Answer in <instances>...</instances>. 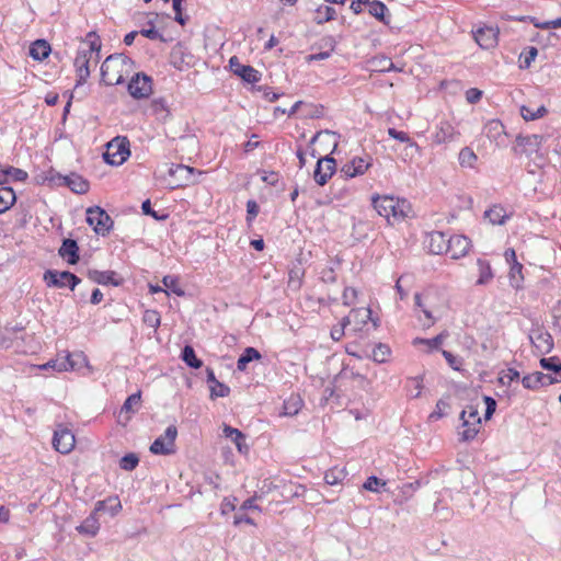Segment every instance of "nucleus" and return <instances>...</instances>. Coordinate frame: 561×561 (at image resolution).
Returning a JSON list of instances; mask_svg holds the SVG:
<instances>
[{
	"label": "nucleus",
	"instance_id": "nucleus-1",
	"mask_svg": "<svg viewBox=\"0 0 561 561\" xmlns=\"http://www.w3.org/2000/svg\"><path fill=\"white\" fill-rule=\"evenodd\" d=\"M106 503H114V505H112L108 508V513L111 514V516H115L122 510V504L117 496H108L105 500L98 501L90 515L80 525L76 527V530L80 535L88 536L91 538L98 535L101 527L99 522V513L104 512Z\"/></svg>",
	"mask_w": 561,
	"mask_h": 561
},
{
	"label": "nucleus",
	"instance_id": "nucleus-2",
	"mask_svg": "<svg viewBox=\"0 0 561 561\" xmlns=\"http://www.w3.org/2000/svg\"><path fill=\"white\" fill-rule=\"evenodd\" d=\"M133 64L131 58L124 54H112L101 65V83L105 85H118L124 83L122 73L124 67Z\"/></svg>",
	"mask_w": 561,
	"mask_h": 561
},
{
	"label": "nucleus",
	"instance_id": "nucleus-3",
	"mask_svg": "<svg viewBox=\"0 0 561 561\" xmlns=\"http://www.w3.org/2000/svg\"><path fill=\"white\" fill-rule=\"evenodd\" d=\"M130 144L127 137L116 136L106 146L104 161L110 165H122L130 156Z\"/></svg>",
	"mask_w": 561,
	"mask_h": 561
},
{
	"label": "nucleus",
	"instance_id": "nucleus-4",
	"mask_svg": "<svg viewBox=\"0 0 561 561\" xmlns=\"http://www.w3.org/2000/svg\"><path fill=\"white\" fill-rule=\"evenodd\" d=\"M85 221L96 234L102 237L107 236L114 226L111 216L100 206H91L87 209Z\"/></svg>",
	"mask_w": 561,
	"mask_h": 561
},
{
	"label": "nucleus",
	"instance_id": "nucleus-5",
	"mask_svg": "<svg viewBox=\"0 0 561 561\" xmlns=\"http://www.w3.org/2000/svg\"><path fill=\"white\" fill-rule=\"evenodd\" d=\"M43 279L48 287H68L70 290H75L81 283V278L70 271L47 270L44 273Z\"/></svg>",
	"mask_w": 561,
	"mask_h": 561
},
{
	"label": "nucleus",
	"instance_id": "nucleus-6",
	"mask_svg": "<svg viewBox=\"0 0 561 561\" xmlns=\"http://www.w3.org/2000/svg\"><path fill=\"white\" fill-rule=\"evenodd\" d=\"M48 181L57 186H66L76 194H85L90 188L89 181L76 172H71L68 175L60 173L51 174Z\"/></svg>",
	"mask_w": 561,
	"mask_h": 561
},
{
	"label": "nucleus",
	"instance_id": "nucleus-7",
	"mask_svg": "<svg viewBox=\"0 0 561 561\" xmlns=\"http://www.w3.org/2000/svg\"><path fill=\"white\" fill-rule=\"evenodd\" d=\"M178 428L175 425H169L164 433L157 437L150 445L149 450L153 455H171L175 453V439Z\"/></svg>",
	"mask_w": 561,
	"mask_h": 561
},
{
	"label": "nucleus",
	"instance_id": "nucleus-8",
	"mask_svg": "<svg viewBox=\"0 0 561 561\" xmlns=\"http://www.w3.org/2000/svg\"><path fill=\"white\" fill-rule=\"evenodd\" d=\"M333 153L334 152L331 151L329 154L320 157L317 161L313 171V180L320 186L325 185L336 172V160L332 157Z\"/></svg>",
	"mask_w": 561,
	"mask_h": 561
},
{
	"label": "nucleus",
	"instance_id": "nucleus-9",
	"mask_svg": "<svg viewBox=\"0 0 561 561\" xmlns=\"http://www.w3.org/2000/svg\"><path fill=\"white\" fill-rule=\"evenodd\" d=\"M127 88L134 99L148 98L152 91V79L145 72H138L133 76Z\"/></svg>",
	"mask_w": 561,
	"mask_h": 561
},
{
	"label": "nucleus",
	"instance_id": "nucleus-10",
	"mask_svg": "<svg viewBox=\"0 0 561 561\" xmlns=\"http://www.w3.org/2000/svg\"><path fill=\"white\" fill-rule=\"evenodd\" d=\"M229 68L232 73L240 77L244 82L254 84L261 80L262 73L250 65L240 62L237 56L229 59Z\"/></svg>",
	"mask_w": 561,
	"mask_h": 561
},
{
	"label": "nucleus",
	"instance_id": "nucleus-11",
	"mask_svg": "<svg viewBox=\"0 0 561 561\" xmlns=\"http://www.w3.org/2000/svg\"><path fill=\"white\" fill-rule=\"evenodd\" d=\"M101 38L96 34V32L91 31L87 34L85 39L83 41V46L79 47L77 51V56L84 55V58L91 61L94 60L95 64L99 62L100 53H101Z\"/></svg>",
	"mask_w": 561,
	"mask_h": 561
},
{
	"label": "nucleus",
	"instance_id": "nucleus-12",
	"mask_svg": "<svg viewBox=\"0 0 561 561\" xmlns=\"http://www.w3.org/2000/svg\"><path fill=\"white\" fill-rule=\"evenodd\" d=\"M51 443L58 453L66 455L73 449L76 439L73 433L70 430L59 426L54 432Z\"/></svg>",
	"mask_w": 561,
	"mask_h": 561
},
{
	"label": "nucleus",
	"instance_id": "nucleus-13",
	"mask_svg": "<svg viewBox=\"0 0 561 561\" xmlns=\"http://www.w3.org/2000/svg\"><path fill=\"white\" fill-rule=\"evenodd\" d=\"M373 158L366 157H354L351 161L345 163L341 172L345 174L347 179L363 175L371 167Z\"/></svg>",
	"mask_w": 561,
	"mask_h": 561
},
{
	"label": "nucleus",
	"instance_id": "nucleus-14",
	"mask_svg": "<svg viewBox=\"0 0 561 561\" xmlns=\"http://www.w3.org/2000/svg\"><path fill=\"white\" fill-rule=\"evenodd\" d=\"M561 381V379H558L556 377H552L551 375L543 374L541 371H535L533 374H528L523 377L522 383L524 388L529 390H537L540 387H547L550 385H553L556 382Z\"/></svg>",
	"mask_w": 561,
	"mask_h": 561
},
{
	"label": "nucleus",
	"instance_id": "nucleus-15",
	"mask_svg": "<svg viewBox=\"0 0 561 561\" xmlns=\"http://www.w3.org/2000/svg\"><path fill=\"white\" fill-rule=\"evenodd\" d=\"M397 198L390 195H378L375 194L371 196V205L374 209L378 213L379 216L385 217L389 220L390 216L394 217Z\"/></svg>",
	"mask_w": 561,
	"mask_h": 561
},
{
	"label": "nucleus",
	"instance_id": "nucleus-16",
	"mask_svg": "<svg viewBox=\"0 0 561 561\" xmlns=\"http://www.w3.org/2000/svg\"><path fill=\"white\" fill-rule=\"evenodd\" d=\"M447 242L449 248L448 254L453 260L465 256L471 247V240L462 234L449 236Z\"/></svg>",
	"mask_w": 561,
	"mask_h": 561
},
{
	"label": "nucleus",
	"instance_id": "nucleus-17",
	"mask_svg": "<svg viewBox=\"0 0 561 561\" xmlns=\"http://www.w3.org/2000/svg\"><path fill=\"white\" fill-rule=\"evenodd\" d=\"M529 339L533 345L542 354L550 353L554 346L552 335L543 329L534 330L529 335Z\"/></svg>",
	"mask_w": 561,
	"mask_h": 561
},
{
	"label": "nucleus",
	"instance_id": "nucleus-18",
	"mask_svg": "<svg viewBox=\"0 0 561 561\" xmlns=\"http://www.w3.org/2000/svg\"><path fill=\"white\" fill-rule=\"evenodd\" d=\"M79 245L77 240L71 238H65L60 248L58 249V255L66 260L70 265H75L80 260Z\"/></svg>",
	"mask_w": 561,
	"mask_h": 561
},
{
	"label": "nucleus",
	"instance_id": "nucleus-19",
	"mask_svg": "<svg viewBox=\"0 0 561 561\" xmlns=\"http://www.w3.org/2000/svg\"><path fill=\"white\" fill-rule=\"evenodd\" d=\"M499 30L492 26H484L477 30L474 39L483 49H490L497 44Z\"/></svg>",
	"mask_w": 561,
	"mask_h": 561
},
{
	"label": "nucleus",
	"instance_id": "nucleus-20",
	"mask_svg": "<svg viewBox=\"0 0 561 561\" xmlns=\"http://www.w3.org/2000/svg\"><path fill=\"white\" fill-rule=\"evenodd\" d=\"M87 276L92 282L100 285H112L118 287L123 284V279H117L116 272L114 271H99V270H88Z\"/></svg>",
	"mask_w": 561,
	"mask_h": 561
},
{
	"label": "nucleus",
	"instance_id": "nucleus-21",
	"mask_svg": "<svg viewBox=\"0 0 561 561\" xmlns=\"http://www.w3.org/2000/svg\"><path fill=\"white\" fill-rule=\"evenodd\" d=\"M195 169L184 164H172L168 171L169 175L178 180V186L188 185L193 182Z\"/></svg>",
	"mask_w": 561,
	"mask_h": 561
},
{
	"label": "nucleus",
	"instance_id": "nucleus-22",
	"mask_svg": "<svg viewBox=\"0 0 561 561\" xmlns=\"http://www.w3.org/2000/svg\"><path fill=\"white\" fill-rule=\"evenodd\" d=\"M222 433L226 438H230L236 444L240 454L247 455L249 453L250 447L245 442L247 437L240 430L224 424Z\"/></svg>",
	"mask_w": 561,
	"mask_h": 561
},
{
	"label": "nucleus",
	"instance_id": "nucleus-23",
	"mask_svg": "<svg viewBox=\"0 0 561 561\" xmlns=\"http://www.w3.org/2000/svg\"><path fill=\"white\" fill-rule=\"evenodd\" d=\"M448 236L442 231H433L430 233L428 249L433 254H448Z\"/></svg>",
	"mask_w": 561,
	"mask_h": 561
},
{
	"label": "nucleus",
	"instance_id": "nucleus-24",
	"mask_svg": "<svg viewBox=\"0 0 561 561\" xmlns=\"http://www.w3.org/2000/svg\"><path fill=\"white\" fill-rule=\"evenodd\" d=\"M368 13L379 22L388 25L391 20V14L387 5L379 0H370L368 4Z\"/></svg>",
	"mask_w": 561,
	"mask_h": 561
},
{
	"label": "nucleus",
	"instance_id": "nucleus-25",
	"mask_svg": "<svg viewBox=\"0 0 561 561\" xmlns=\"http://www.w3.org/2000/svg\"><path fill=\"white\" fill-rule=\"evenodd\" d=\"M75 68L77 75L76 88L84 84L90 77V61L84 58V55L76 56Z\"/></svg>",
	"mask_w": 561,
	"mask_h": 561
},
{
	"label": "nucleus",
	"instance_id": "nucleus-26",
	"mask_svg": "<svg viewBox=\"0 0 561 561\" xmlns=\"http://www.w3.org/2000/svg\"><path fill=\"white\" fill-rule=\"evenodd\" d=\"M51 47L46 39H36L30 46L28 55L37 61H42L49 56Z\"/></svg>",
	"mask_w": 561,
	"mask_h": 561
},
{
	"label": "nucleus",
	"instance_id": "nucleus-27",
	"mask_svg": "<svg viewBox=\"0 0 561 561\" xmlns=\"http://www.w3.org/2000/svg\"><path fill=\"white\" fill-rule=\"evenodd\" d=\"M456 130L448 122H440L436 128L434 140L437 144H444L455 139Z\"/></svg>",
	"mask_w": 561,
	"mask_h": 561
},
{
	"label": "nucleus",
	"instance_id": "nucleus-28",
	"mask_svg": "<svg viewBox=\"0 0 561 561\" xmlns=\"http://www.w3.org/2000/svg\"><path fill=\"white\" fill-rule=\"evenodd\" d=\"M261 358H262V355L255 347L248 346L243 350V352L239 356V358L237 360V368L240 371H245L249 363H251L253 360H259Z\"/></svg>",
	"mask_w": 561,
	"mask_h": 561
},
{
	"label": "nucleus",
	"instance_id": "nucleus-29",
	"mask_svg": "<svg viewBox=\"0 0 561 561\" xmlns=\"http://www.w3.org/2000/svg\"><path fill=\"white\" fill-rule=\"evenodd\" d=\"M542 140H543V136L537 135V134L527 135V136L518 135L516 137L517 146L523 147L525 149H529L531 152L538 151L540 149Z\"/></svg>",
	"mask_w": 561,
	"mask_h": 561
},
{
	"label": "nucleus",
	"instance_id": "nucleus-30",
	"mask_svg": "<svg viewBox=\"0 0 561 561\" xmlns=\"http://www.w3.org/2000/svg\"><path fill=\"white\" fill-rule=\"evenodd\" d=\"M477 265L479 270V277L476 282V285L484 286L493 279V271L491 268L490 262L486 260L478 259Z\"/></svg>",
	"mask_w": 561,
	"mask_h": 561
},
{
	"label": "nucleus",
	"instance_id": "nucleus-31",
	"mask_svg": "<svg viewBox=\"0 0 561 561\" xmlns=\"http://www.w3.org/2000/svg\"><path fill=\"white\" fill-rule=\"evenodd\" d=\"M180 357L190 368L198 369L203 366V360L197 357L194 347L190 344L182 348Z\"/></svg>",
	"mask_w": 561,
	"mask_h": 561
},
{
	"label": "nucleus",
	"instance_id": "nucleus-32",
	"mask_svg": "<svg viewBox=\"0 0 561 561\" xmlns=\"http://www.w3.org/2000/svg\"><path fill=\"white\" fill-rule=\"evenodd\" d=\"M483 133L489 139L497 141L505 134V128L500 119H491L484 125Z\"/></svg>",
	"mask_w": 561,
	"mask_h": 561
},
{
	"label": "nucleus",
	"instance_id": "nucleus-33",
	"mask_svg": "<svg viewBox=\"0 0 561 561\" xmlns=\"http://www.w3.org/2000/svg\"><path fill=\"white\" fill-rule=\"evenodd\" d=\"M466 415H467V410H462L460 413V416H459L462 422L461 425L463 427H466V430H463L462 432L459 433L460 439L462 442L472 440L479 432V428L477 427L478 424L470 423V421L466 417Z\"/></svg>",
	"mask_w": 561,
	"mask_h": 561
},
{
	"label": "nucleus",
	"instance_id": "nucleus-34",
	"mask_svg": "<svg viewBox=\"0 0 561 561\" xmlns=\"http://www.w3.org/2000/svg\"><path fill=\"white\" fill-rule=\"evenodd\" d=\"M16 201L15 193L10 186L0 187V214L9 210Z\"/></svg>",
	"mask_w": 561,
	"mask_h": 561
},
{
	"label": "nucleus",
	"instance_id": "nucleus-35",
	"mask_svg": "<svg viewBox=\"0 0 561 561\" xmlns=\"http://www.w3.org/2000/svg\"><path fill=\"white\" fill-rule=\"evenodd\" d=\"M484 217L492 225H504L506 219L510 218V216L505 213L504 208L497 205H494L493 207L485 210Z\"/></svg>",
	"mask_w": 561,
	"mask_h": 561
},
{
	"label": "nucleus",
	"instance_id": "nucleus-36",
	"mask_svg": "<svg viewBox=\"0 0 561 561\" xmlns=\"http://www.w3.org/2000/svg\"><path fill=\"white\" fill-rule=\"evenodd\" d=\"M508 277H510V284L513 288H515V289L522 288L524 275H523V265L519 262L515 261V263H512Z\"/></svg>",
	"mask_w": 561,
	"mask_h": 561
},
{
	"label": "nucleus",
	"instance_id": "nucleus-37",
	"mask_svg": "<svg viewBox=\"0 0 561 561\" xmlns=\"http://www.w3.org/2000/svg\"><path fill=\"white\" fill-rule=\"evenodd\" d=\"M317 15L314 16V22L317 24H323L325 22L335 20L336 11L334 8L329 5H320L316 9Z\"/></svg>",
	"mask_w": 561,
	"mask_h": 561
},
{
	"label": "nucleus",
	"instance_id": "nucleus-38",
	"mask_svg": "<svg viewBox=\"0 0 561 561\" xmlns=\"http://www.w3.org/2000/svg\"><path fill=\"white\" fill-rule=\"evenodd\" d=\"M447 336H448V333L446 331H444L432 339L415 337L413 340V344L414 345L425 344L428 346L430 351L438 350Z\"/></svg>",
	"mask_w": 561,
	"mask_h": 561
},
{
	"label": "nucleus",
	"instance_id": "nucleus-39",
	"mask_svg": "<svg viewBox=\"0 0 561 561\" xmlns=\"http://www.w3.org/2000/svg\"><path fill=\"white\" fill-rule=\"evenodd\" d=\"M302 407V400L297 396H291L288 400L284 401L283 404V415L294 416L296 415Z\"/></svg>",
	"mask_w": 561,
	"mask_h": 561
},
{
	"label": "nucleus",
	"instance_id": "nucleus-40",
	"mask_svg": "<svg viewBox=\"0 0 561 561\" xmlns=\"http://www.w3.org/2000/svg\"><path fill=\"white\" fill-rule=\"evenodd\" d=\"M458 160L461 167L473 168L478 157L470 147H465L460 150Z\"/></svg>",
	"mask_w": 561,
	"mask_h": 561
},
{
	"label": "nucleus",
	"instance_id": "nucleus-41",
	"mask_svg": "<svg viewBox=\"0 0 561 561\" xmlns=\"http://www.w3.org/2000/svg\"><path fill=\"white\" fill-rule=\"evenodd\" d=\"M540 367L554 374H561V360L558 356L542 357L539 360Z\"/></svg>",
	"mask_w": 561,
	"mask_h": 561
},
{
	"label": "nucleus",
	"instance_id": "nucleus-42",
	"mask_svg": "<svg viewBox=\"0 0 561 561\" xmlns=\"http://www.w3.org/2000/svg\"><path fill=\"white\" fill-rule=\"evenodd\" d=\"M346 477L344 469L333 468L325 472L324 481L329 485H336L341 483Z\"/></svg>",
	"mask_w": 561,
	"mask_h": 561
},
{
	"label": "nucleus",
	"instance_id": "nucleus-43",
	"mask_svg": "<svg viewBox=\"0 0 561 561\" xmlns=\"http://www.w3.org/2000/svg\"><path fill=\"white\" fill-rule=\"evenodd\" d=\"M391 353L387 344L378 343L373 350V360L379 364L386 363Z\"/></svg>",
	"mask_w": 561,
	"mask_h": 561
},
{
	"label": "nucleus",
	"instance_id": "nucleus-44",
	"mask_svg": "<svg viewBox=\"0 0 561 561\" xmlns=\"http://www.w3.org/2000/svg\"><path fill=\"white\" fill-rule=\"evenodd\" d=\"M139 463V457L135 453H128L119 459V468L125 471H133Z\"/></svg>",
	"mask_w": 561,
	"mask_h": 561
},
{
	"label": "nucleus",
	"instance_id": "nucleus-45",
	"mask_svg": "<svg viewBox=\"0 0 561 561\" xmlns=\"http://www.w3.org/2000/svg\"><path fill=\"white\" fill-rule=\"evenodd\" d=\"M163 286L171 290L173 294H175L179 297H183L185 295V291L183 288L179 285V278L172 275H165L162 278Z\"/></svg>",
	"mask_w": 561,
	"mask_h": 561
},
{
	"label": "nucleus",
	"instance_id": "nucleus-46",
	"mask_svg": "<svg viewBox=\"0 0 561 561\" xmlns=\"http://www.w3.org/2000/svg\"><path fill=\"white\" fill-rule=\"evenodd\" d=\"M151 111L154 115L165 118L169 116L168 103L164 98H157L151 101Z\"/></svg>",
	"mask_w": 561,
	"mask_h": 561
},
{
	"label": "nucleus",
	"instance_id": "nucleus-47",
	"mask_svg": "<svg viewBox=\"0 0 561 561\" xmlns=\"http://www.w3.org/2000/svg\"><path fill=\"white\" fill-rule=\"evenodd\" d=\"M142 321L146 325L157 330L161 323V316L157 310L147 309L144 312Z\"/></svg>",
	"mask_w": 561,
	"mask_h": 561
},
{
	"label": "nucleus",
	"instance_id": "nucleus-48",
	"mask_svg": "<svg viewBox=\"0 0 561 561\" xmlns=\"http://www.w3.org/2000/svg\"><path fill=\"white\" fill-rule=\"evenodd\" d=\"M538 55V49L534 46H530L527 48L526 51L522 53L519 56V68L520 69H528L531 66V62L536 59Z\"/></svg>",
	"mask_w": 561,
	"mask_h": 561
},
{
	"label": "nucleus",
	"instance_id": "nucleus-49",
	"mask_svg": "<svg viewBox=\"0 0 561 561\" xmlns=\"http://www.w3.org/2000/svg\"><path fill=\"white\" fill-rule=\"evenodd\" d=\"M141 401V392L137 391L130 396L127 397L125 402L123 403L121 408V413H134V405H139Z\"/></svg>",
	"mask_w": 561,
	"mask_h": 561
},
{
	"label": "nucleus",
	"instance_id": "nucleus-50",
	"mask_svg": "<svg viewBox=\"0 0 561 561\" xmlns=\"http://www.w3.org/2000/svg\"><path fill=\"white\" fill-rule=\"evenodd\" d=\"M450 408V404L445 399H439L436 402L435 410L430 414L428 420L430 421H437L446 415V410Z\"/></svg>",
	"mask_w": 561,
	"mask_h": 561
},
{
	"label": "nucleus",
	"instance_id": "nucleus-51",
	"mask_svg": "<svg viewBox=\"0 0 561 561\" xmlns=\"http://www.w3.org/2000/svg\"><path fill=\"white\" fill-rule=\"evenodd\" d=\"M388 135L391 138L399 140L400 142L408 144L410 147H414L416 149L419 148L417 144L414 140H412L411 137L404 131L391 127L388 128Z\"/></svg>",
	"mask_w": 561,
	"mask_h": 561
},
{
	"label": "nucleus",
	"instance_id": "nucleus-52",
	"mask_svg": "<svg viewBox=\"0 0 561 561\" xmlns=\"http://www.w3.org/2000/svg\"><path fill=\"white\" fill-rule=\"evenodd\" d=\"M147 24L150 26L149 28H142L139 31V34H141L144 37L146 38H149L151 41H161V42H164V37L163 35L158 31L156 30L154 27V21L152 20H149L147 22Z\"/></svg>",
	"mask_w": 561,
	"mask_h": 561
},
{
	"label": "nucleus",
	"instance_id": "nucleus-53",
	"mask_svg": "<svg viewBox=\"0 0 561 561\" xmlns=\"http://www.w3.org/2000/svg\"><path fill=\"white\" fill-rule=\"evenodd\" d=\"M322 136H327V137L333 138V148H332L331 151L335 152L336 149H337L339 139H340V135L336 131H332V130H329V129L320 130V131H318V133H316L313 135V137L310 139L309 144L313 145Z\"/></svg>",
	"mask_w": 561,
	"mask_h": 561
},
{
	"label": "nucleus",
	"instance_id": "nucleus-54",
	"mask_svg": "<svg viewBox=\"0 0 561 561\" xmlns=\"http://www.w3.org/2000/svg\"><path fill=\"white\" fill-rule=\"evenodd\" d=\"M3 174L5 176L12 178V180L16 181V182H24L28 178V174L26 171L19 169V168H14V167H7L3 170Z\"/></svg>",
	"mask_w": 561,
	"mask_h": 561
},
{
	"label": "nucleus",
	"instance_id": "nucleus-55",
	"mask_svg": "<svg viewBox=\"0 0 561 561\" xmlns=\"http://www.w3.org/2000/svg\"><path fill=\"white\" fill-rule=\"evenodd\" d=\"M210 399L225 398L230 394V388L224 382L218 381L215 386H209Z\"/></svg>",
	"mask_w": 561,
	"mask_h": 561
},
{
	"label": "nucleus",
	"instance_id": "nucleus-56",
	"mask_svg": "<svg viewBox=\"0 0 561 561\" xmlns=\"http://www.w3.org/2000/svg\"><path fill=\"white\" fill-rule=\"evenodd\" d=\"M386 482L379 479L376 476H370L367 478V480L364 482L363 488L367 491L376 492L378 493L380 491L381 486H385Z\"/></svg>",
	"mask_w": 561,
	"mask_h": 561
},
{
	"label": "nucleus",
	"instance_id": "nucleus-57",
	"mask_svg": "<svg viewBox=\"0 0 561 561\" xmlns=\"http://www.w3.org/2000/svg\"><path fill=\"white\" fill-rule=\"evenodd\" d=\"M141 210H142V214L144 215H147V216H150L152 217L153 219L158 220V221H161V220H165L168 218V215L167 214H163V215H159L153 208H152V205H151V202L150 199H146L142 202L141 204Z\"/></svg>",
	"mask_w": 561,
	"mask_h": 561
},
{
	"label": "nucleus",
	"instance_id": "nucleus-58",
	"mask_svg": "<svg viewBox=\"0 0 561 561\" xmlns=\"http://www.w3.org/2000/svg\"><path fill=\"white\" fill-rule=\"evenodd\" d=\"M68 366H70L71 368L73 367V364L69 360V356L66 358V360H62L60 363H58V360L51 359V360L47 362L46 364H44L43 366H41V368H43V369L53 368L57 371H64V370L68 369Z\"/></svg>",
	"mask_w": 561,
	"mask_h": 561
},
{
	"label": "nucleus",
	"instance_id": "nucleus-59",
	"mask_svg": "<svg viewBox=\"0 0 561 561\" xmlns=\"http://www.w3.org/2000/svg\"><path fill=\"white\" fill-rule=\"evenodd\" d=\"M185 0H172V7H173V10L175 12V16H174V20L180 24V25H185L186 22L188 21V18L187 16H184L182 14V11H183V2Z\"/></svg>",
	"mask_w": 561,
	"mask_h": 561
},
{
	"label": "nucleus",
	"instance_id": "nucleus-60",
	"mask_svg": "<svg viewBox=\"0 0 561 561\" xmlns=\"http://www.w3.org/2000/svg\"><path fill=\"white\" fill-rule=\"evenodd\" d=\"M409 209H410V204L408 203L407 199L397 198L396 205H394V210H396L394 218H397V219L405 218L408 216Z\"/></svg>",
	"mask_w": 561,
	"mask_h": 561
},
{
	"label": "nucleus",
	"instance_id": "nucleus-61",
	"mask_svg": "<svg viewBox=\"0 0 561 561\" xmlns=\"http://www.w3.org/2000/svg\"><path fill=\"white\" fill-rule=\"evenodd\" d=\"M442 354L446 362L448 363V365L454 370H460V366L462 365V358L455 356L451 352L445 350L442 351Z\"/></svg>",
	"mask_w": 561,
	"mask_h": 561
},
{
	"label": "nucleus",
	"instance_id": "nucleus-62",
	"mask_svg": "<svg viewBox=\"0 0 561 561\" xmlns=\"http://www.w3.org/2000/svg\"><path fill=\"white\" fill-rule=\"evenodd\" d=\"M260 211V207L254 199L247 202V222L251 224Z\"/></svg>",
	"mask_w": 561,
	"mask_h": 561
},
{
	"label": "nucleus",
	"instance_id": "nucleus-63",
	"mask_svg": "<svg viewBox=\"0 0 561 561\" xmlns=\"http://www.w3.org/2000/svg\"><path fill=\"white\" fill-rule=\"evenodd\" d=\"M483 401L485 403L484 419L488 421L493 416L496 410V401L490 396H483Z\"/></svg>",
	"mask_w": 561,
	"mask_h": 561
},
{
	"label": "nucleus",
	"instance_id": "nucleus-64",
	"mask_svg": "<svg viewBox=\"0 0 561 561\" xmlns=\"http://www.w3.org/2000/svg\"><path fill=\"white\" fill-rule=\"evenodd\" d=\"M519 379V371L514 368H508L504 376L499 378V382L502 386H510L512 381Z\"/></svg>",
	"mask_w": 561,
	"mask_h": 561
}]
</instances>
